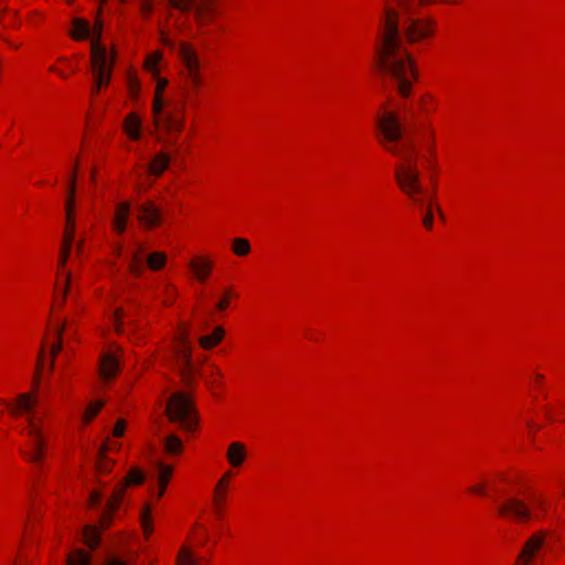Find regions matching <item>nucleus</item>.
I'll use <instances>...</instances> for the list:
<instances>
[{
	"mask_svg": "<svg viewBox=\"0 0 565 565\" xmlns=\"http://www.w3.org/2000/svg\"><path fill=\"white\" fill-rule=\"evenodd\" d=\"M168 82L166 79H159L157 84V95L161 96L162 90L167 87Z\"/></svg>",
	"mask_w": 565,
	"mask_h": 565,
	"instance_id": "obj_50",
	"label": "nucleus"
},
{
	"mask_svg": "<svg viewBox=\"0 0 565 565\" xmlns=\"http://www.w3.org/2000/svg\"><path fill=\"white\" fill-rule=\"evenodd\" d=\"M142 122L141 119L135 113L127 115L124 121V129L126 134L132 140H139L141 137Z\"/></svg>",
	"mask_w": 565,
	"mask_h": 565,
	"instance_id": "obj_18",
	"label": "nucleus"
},
{
	"mask_svg": "<svg viewBox=\"0 0 565 565\" xmlns=\"http://www.w3.org/2000/svg\"><path fill=\"white\" fill-rule=\"evenodd\" d=\"M231 471H227L225 472V475L220 479V481L217 482L216 484V488H215V503L217 505V513L220 514L221 513V504L222 502L224 501L225 499V487H226V483H227V480L230 479L231 477Z\"/></svg>",
	"mask_w": 565,
	"mask_h": 565,
	"instance_id": "obj_28",
	"label": "nucleus"
},
{
	"mask_svg": "<svg viewBox=\"0 0 565 565\" xmlns=\"http://www.w3.org/2000/svg\"><path fill=\"white\" fill-rule=\"evenodd\" d=\"M102 31H103V23H102V21H96L94 26H90L92 43L97 42L99 45H102L100 44ZM92 45L93 44H90V46Z\"/></svg>",
	"mask_w": 565,
	"mask_h": 565,
	"instance_id": "obj_37",
	"label": "nucleus"
},
{
	"mask_svg": "<svg viewBox=\"0 0 565 565\" xmlns=\"http://www.w3.org/2000/svg\"><path fill=\"white\" fill-rule=\"evenodd\" d=\"M377 127L383 136L382 145L395 154L399 162L395 167V180L398 188L420 209L424 202L420 194L424 188L420 183V172L417 167L416 146L413 139H404V127L395 113H385L377 120Z\"/></svg>",
	"mask_w": 565,
	"mask_h": 565,
	"instance_id": "obj_1",
	"label": "nucleus"
},
{
	"mask_svg": "<svg viewBox=\"0 0 565 565\" xmlns=\"http://www.w3.org/2000/svg\"><path fill=\"white\" fill-rule=\"evenodd\" d=\"M183 111V104L175 105L173 109L162 115L157 126L162 132V135L158 136V140L167 146L174 147L175 153L179 152L177 147L178 135L182 131L184 125Z\"/></svg>",
	"mask_w": 565,
	"mask_h": 565,
	"instance_id": "obj_5",
	"label": "nucleus"
},
{
	"mask_svg": "<svg viewBox=\"0 0 565 565\" xmlns=\"http://www.w3.org/2000/svg\"><path fill=\"white\" fill-rule=\"evenodd\" d=\"M160 58H161L160 53H154V54L150 55L146 61L147 68L150 71H156V66L159 63Z\"/></svg>",
	"mask_w": 565,
	"mask_h": 565,
	"instance_id": "obj_41",
	"label": "nucleus"
},
{
	"mask_svg": "<svg viewBox=\"0 0 565 565\" xmlns=\"http://www.w3.org/2000/svg\"><path fill=\"white\" fill-rule=\"evenodd\" d=\"M174 359L178 364L180 375L184 384L190 385L193 381L194 365L192 360V347L186 340V335L179 339L174 349Z\"/></svg>",
	"mask_w": 565,
	"mask_h": 565,
	"instance_id": "obj_9",
	"label": "nucleus"
},
{
	"mask_svg": "<svg viewBox=\"0 0 565 565\" xmlns=\"http://www.w3.org/2000/svg\"><path fill=\"white\" fill-rule=\"evenodd\" d=\"M103 405H104L103 402H94V403L89 404V406L85 411L84 419L86 422H90L97 415V413L102 409Z\"/></svg>",
	"mask_w": 565,
	"mask_h": 565,
	"instance_id": "obj_35",
	"label": "nucleus"
},
{
	"mask_svg": "<svg viewBox=\"0 0 565 565\" xmlns=\"http://www.w3.org/2000/svg\"><path fill=\"white\" fill-rule=\"evenodd\" d=\"M233 252L238 256H245L250 252L249 242L246 238H235L232 246Z\"/></svg>",
	"mask_w": 565,
	"mask_h": 565,
	"instance_id": "obj_32",
	"label": "nucleus"
},
{
	"mask_svg": "<svg viewBox=\"0 0 565 565\" xmlns=\"http://www.w3.org/2000/svg\"><path fill=\"white\" fill-rule=\"evenodd\" d=\"M178 565H199V563L190 550L182 547L178 556Z\"/></svg>",
	"mask_w": 565,
	"mask_h": 565,
	"instance_id": "obj_33",
	"label": "nucleus"
},
{
	"mask_svg": "<svg viewBox=\"0 0 565 565\" xmlns=\"http://www.w3.org/2000/svg\"><path fill=\"white\" fill-rule=\"evenodd\" d=\"M130 212V204L122 202L117 205L114 226L118 234H122L126 231V222Z\"/></svg>",
	"mask_w": 565,
	"mask_h": 565,
	"instance_id": "obj_21",
	"label": "nucleus"
},
{
	"mask_svg": "<svg viewBox=\"0 0 565 565\" xmlns=\"http://www.w3.org/2000/svg\"><path fill=\"white\" fill-rule=\"evenodd\" d=\"M125 428H126V423L125 420L122 419H119L117 420L115 427H114V430H113V436L114 437H121L125 433Z\"/></svg>",
	"mask_w": 565,
	"mask_h": 565,
	"instance_id": "obj_44",
	"label": "nucleus"
},
{
	"mask_svg": "<svg viewBox=\"0 0 565 565\" xmlns=\"http://www.w3.org/2000/svg\"><path fill=\"white\" fill-rule=\"evenodd\" d=\"M427 205H430V207L433 209V198H429Z\"/></svg>",
	"mask_w": 565,
	"mask_h": 565,
	"instance_id": "obj_61",
	"label": "nucleus"
},
{
	"mask_svg": "<svg viewBox=\"0 0 565 565\" xmlns=\"http://www.w3.org/2000/svg\"><path fill=\"white\" fill-rule=\"evenodd\" d=\"M141 523H142V527H143L145 533H149L151 531V527H150V509L149 508H146L142 511Z\"/></svg>",
	"mask_w": 565,
	"mask_h": 565,
	"instance_id": "obj_39",
	"label": "nucleus"
},
{
	"mask_svg": "<svg viewBox=\"0 0 565 565\" xmlns=\"http://www.w3.org/2000/svg\"><path fill=\"white\" fill-rule=\"evenodd\" d=\"M145 259L148 267L151 270L161 269L167 262V257L163 253L154 252L146 256L143 247L141 245H138L131 255V259L129 263V271L135 276H140L145 268Z\"/></svg>",
	"mask_w": 565,
	"mask_h": 565,
	"instance_id": "obj_8",
	"label": "nucleus"
},
{
	"mask_svg": "<svg viewBox=\"0 0 565 565\" xmlns=\"http://www.w3.org/2000/svg\"><path fill=\"white\" fill-rule=\"evenodd\" d=\"M171 6L175 9L189 12L195 9L196 0H170Z\"/></svg>",
	"mask_w": 565,
	"mask_h": 565,
	"instance_id": "obj_34",
	"label": "nucleus"
},
{
	"mask_svg": "<svg viewBox=\"0 0 565 565\" xmlns=\"http://www.w3.org/2000/svg\"><path fill=\"white\" fill-rule=\"evenodd\" d=\"M145 476L139 469H131L124 480V482L116 486L110 498L107 500L106 509L99 518V523L103 529H107L111 522V513L115 512L121 502L127 486H137L142 483Z\"/></svg>",
	"mask_w": 565,
	"mask_h": 565,
	"instance_id": "obj_7",
	"label": "nucleus"
},
{
	"mask_svg": "<svg viewBox=\"0 0 565 565\" xmlns=\"http://www.w3.org/2000/svg\"><path fill=\"white\" fill-rule=\"evenodd\" d=\"M128 89L132 97H136L139 93V84L138 81L134 77L128 79Z\"/></svg>",
	"mask_w": 565,
	"mask_h": 565,
	"instance_id": "obj_45",
	"label": "nucleus"
},
{
	"mask_svg": "<svg viewBox=\"0 0 565 565\" xmlns=\"http://www.w3.org/2000/svg\"><path fill=\"white\" fill-rule=\"evenodd\" d=\"M71 279H72V275L70 271L66 273V277H65V286L63 288V291H62V296H61V302L64 303L65 299H66V296H67V292L71 288Z\"/></svg>",
	"mask_w": 565,
	"mask_h": 565,
	"instance_id": "obj_46",
	"label": "nucleus"
},
{
	"mask_svg": "<svg viewBox=\"0 0 565 565\" xmlns=\"http://www.w3.org/2000/svg\"><path fill=\"white\" fill-rule=\"evenodd\" d=\"M436 210H437V213L439 214V216L444 217L441 209L439 206H436Z\"/></svg>",
	"mask_w": 565,
	"mask_h": 565,
	"instance_id": "obj_58",
	"label": "nucleus"
},
{
	"mask_svg": "<svg viewBox=\"0 0 565 565\" xmlns=\"http://www.w3.org/2000/svg\"><path fill=\"white\" fill-rule=\"evenodd\" d=\"M67 565H90V556L86 552L77 550L68 555Z\"/></svg>",
	"mask_w": 565,
	"mask_h": 565,
	"instance_id": "obj_31",
	"label": "nucleus"
},
{
	"mask_svg": "<svg viewBox=\"0 0 565 565\" xmlns=\"http://www.w3.org/2000/svg\"><path fill=\"white\" fill-rule=\"evenodd\" d=\"M534 502H535V504H536L540 509H542V510H544V509H545V504H546V502H545V500H544L543 498H535Z\"/></svg>",
	"mask_w": 565,
	"mask_h": 565,
	"instance_id": "obj_52",
	"label": "nucleus"
},
{
	"mask_svg": "<svg viewBox=\"0 0 565 565\" xmlns=\"http://www.w3.org/2000/svg\"><path fill=\"white\" fill-rule=\"evenodd\" d=\"M164 450L170 455L180 454L182 451L181 439L173 434L168 435L164 439Z\"/></svg>",
	"mask_w": 565,
	"mask_h": 565,
	"instance_id": "obj_29",
	"label": "nucleus"
},
{
	"mask_svg": "<svg viewBox=\"0 0 565 565\" xmlns=\"http://www.w3.org/2000/svg\"><path fill=\"white\" fill-rule=\"evenodd\" d=\"M167 291H168L169 294L171 292V295H172V294H174V289H173V287H167Z\"/></svg>",
	"mask_w": 565,
	"mask_h": 565,
	"instance_id": "obj_59",
	"label": "nucleus"
},
{
	"mask_svg": "<svg viewBox=\"0 0 565 565\" xmlns=\"http://www.w3.org/2000/svg\"><path fill=\"white\" fill-rule=\"evenodd\" d=\"M543 379H544V377H543V375H542V374H536V380H537V381H543Z\"/></svg>",
	"mask_w": 565,
	"mask_h": 565,
	"instance_id": "obj_60",
	"label": "nucleus"
},
{
	"mask_svg": "<svg viewBox=\"0 0 565 565\" xmlns=\"http://www.w3.org/2000/svg\"><path fill=\"white\" fill-rule=\"evenodd\" d=\"M433 22H424L420 20H408L404 28L405 35L409 42H416L420 39L429 36L433 32Z\"/></svg>",
	"mask_w": 565,
	"mask_h": 565,
	"instance_id": "obj_14",
	"label": "nucleus"
},
{
	"mask_svg": "<svg viewBox=\"0 0 565 565\" xmlns=\"http://www.w3.org/2000/svg\"><path fill=\"white\" fill-rule=\"evenodd\" d=\"M75 231H66L64 232L63 243L61 247V256H60V266H65L67 258L71 253V248L74 242Z\"/></svg>",
	"mask_w": 565,
	"mask_h": 565,
	"instance_id": "obj_24",
	"label": "nucleus"
},
{
	"mask_svg": "<svg viewBox=\"0 0 565 565\" xmlns=\"http://www.w3.org/2000/svg\"><path fill=\"white\" fill-rule=\"evenodd\" d=\"M375 56L379 71L395 83L402 96H408L416 75L412 57L403 47L398 15L393 9L386 11L385 26Z\"/></svg>",
	"mask_w": 565,
	"mask_h": 565,
	"instance_id": "obj_2",
	"label": "nucleus"
},
{
	"mask_svg": "<svg viewBox=\"0 0 565 565\" xmlns=\"http://www.w3.org/2000/svg\"><path fill=\"white\" fill-rule=\"evenodd\" d=\"M247 456L245 445L238 441L232 443L226 452V458L232 467H239L243 465Z\"/></svg>",
	"mask_w": 565,
	"mask_h": 565,
	"instance_id": "obj_16",
	"label": "nucleus"
},
{
	"mask_svg": "<svg viewBox=\"0 0 565 565\" xmlns=\"http://www.w3.org/2000/svg\"><path fill=\"white\" fill-rule=\"evenodd\" d=\"M190 268L194 271L196 278L201 281H204L211 269H212V263L205 259H193L189 263Z\"/></svg>",
	"mask_w": 565,
	"mask_h": 565,
	"instance_id": "obj_22",
	"label": "nucleus"
},
{
	"mask_svg": "<svg viewBox=\"0 0 565 565\" xmlns=\"http://www.w3.org/2000/svg\"><path fill=\"white\" fill-rule=\"evenodd\" d=\"M82 247H83V241H79V242L77 243V245H76L77 254H79V253H81Z\"/></svg>",
	"mask_w": 565,
	"mask_h": 565,
	"instance_id": "obj_57",
	"label": "nucleus"
},
{
	"mask_svg": "<svg viewBox=\"0 0 565 565\" xmlns=\"http://www.w3.org/2000/svg\"><path fill=\"white\" fill-rule=\"evenodd\" d=\"M102 87L103 86L98 85L96 79H94V85H93L92 90H90L92 95L98 94Z\"/></svg>",
	"mask_w": 565,
	"mask_h": 565,
	"instance_id": "obj_53",
	"label": "nucleus"
},
{
	"mask_svg": "<svg viewBox=\"0 0 565 565\" xmlns=\"http://www.w3.org/2000/svg\"><path fill=\"white\" fill-rule=\"evenodd\" d=\"M157 467H158V481L160 484L157 497L161 498L164 493L166 487H167L169 479L172 475V467L163 465L161 462H159L157 465Z\"/></svg>",
	"mask_w": 565,
	"mask_h": 565,
	"instance_id": "obj_25",
	"label": "nucleus"
},
{
	"mask_svg": "<svg viewBox=\"0 0 565 565\" xmlns=\"http://www.w3.org/2000/svg\"><path fill=\"white\" fill-rule=\"evenodd\" d=\"M83 535L88 547L95 548L98 545L100 537L99 530L96 526H86Z\"/></svg>",
	"mask_w": 565,
	"mask_h": 565,
	"instance_id": "obj_30",
	"label": "nucleus"
},
{
	"mask_svg": "<svg viewBox=\"0 0 565 565\" xmlns=\"http://www.w3.org/2000/svg\"><path fill=\"white\" fill-rule=\"evenodd\" d=\"M178 55L182 61L185 71H186V79L194 87L198 88L202 84L200 67L201 63L198 56V53L194 51L192 46L186 43H181L178 46Z\"/></svg>",
	"mask_w": 565,
	"mask_h": 565,
	"instance_id": "obj_10",
	"label": "nucleus"
},
{
	"mask_svg": "<svg viewBox=\"0 0 565 565\" xmlns=\"http://www.w3.org/2000/svg\"><path fill=\"white\" fill-rule=\"evenodd\" d=\"M163 99L160 95H156V99L153 102V107H152V110H153V114H154V117H156V125L158 126V121L161 119L162 115H164V113L162 111L163 109ZM168 111H166L167 114Z\"/></svg>",
	"mask_w": 565,
	"mask_h": 565,
	"instance_id": "obj_36",
	"label": "nucleus"
},
{
	"mask_svg": "<svg viewBox=\"0 0 565 565\" xmlns=\"http://www.w3.org/2000/svg\"><path fill=\"white\" fill-rule=\"evenodd\" d=\"M498 513L501 516L513 519L518 522H525L530 519L529 507L518 498H507L498 507Z\"/></svg>",
	"mask_w": 565,
	"mask_h": 565,
	"instance_id": "obj_11",
	"label": "nucleus"
},
{
	"mask_svg": "<svg viewBox=\"0 0 565 565\" xmlns=\"http://www.w3.org/2000/svg\"><path fill=\"white\" fill-rule=\"evenodd\" d=\"M166 412L170 422L178 424L186 431L194 430L199 423L192 399L183 392L171 395Z\"/></svg>",
	"mask_w": 565,
	"mask_h": 565,
	"instance_id": "obj_4",
	"label": "nucleus"
},
{
	"mask_svg": "<svg viewBox=\"0 0 565 565\" xmlns=\"http://www.w3.org/2000/svg\"><path fill=\"white\" fill-rule=\"evenodd\" d=\"M92 73L98 85L107 86L110 82L115 64L114 54L109 53L104 45L94 42L92 45Z\"/></svg>",
	"mask_w": 565,
	"mask_h": 565,
	"instance_id": "obj_6",
	"label": "nucleus"
},
{
	"mask_svg": "<svg viewBox=\"0 0 565 565\" xmlns=\"http://www.w3.org/2000/svg\"><path fill=\"white\" fill-rule=\"evenodd\" d=\"M56 332H57L58 342L52 347V351H51L52 359H54L58 354V352L62 350L61 337H62L63 329L58 328L56 330ZM52 367H53V360H51V369Z\"/></svg>",
	"mask_w": 565,
	"mask_h": 565,
	"instance_id": "obj_40",
	"label": "nucleus"
},
{
	"mask_svg": "<svg viewBox=\"0 0 565 565\" xmlns=\"http://www.w3.org/2000/svg\"><path fill=\"white\" fill-rule=\"evenodd\" d=\"M105 565H128V561L119 555H110Z\"/></svg>",
	"mask_w": 565,
	"mask_h": 565,
	"instance_id": "obj_42",
	"label": "nucleus"
},
{
	"mask_svg": "<svg viewBox=\"0 0 565 565\" xmlns=\"http://www.w3.org/2000/svg\"><path fill=\"white\" fill-rule=\"evenodd\" d=\"M214 10L213 0H204L202 2H198L195 4V17L199 21L209 20L212 12Z\"/></svg>",
	"mask_w": 565,
	"mask_h": 565,
	"instance_id": "obj_27",
	"label": "nucleus"
},
{
	"mask_svg": "<svg viewBox=\"0 0 565 565\" xmlns=\"http://www.w3.org/2000/svg\"><path fill=\"white\" fill-rule=\"evenodd\" d=\"M433 222H434L433 209L430 207V205H427L425 215L423 217V224L427 230H431Z\"/></svg>",
	"mask_w": 565,
	"mask_h": 565,
	"instance_id": "obj_38",
	"label": "nucleus"
},
{
	"mask_svg": "<svg viewBox=\"0 0 565 565\" xmlns=\"http://www.w3.org/2000/svg\"><path fill=\"white\" fill-rule=\"evenodd\" d=\"M124 316H127L130 318L131 315H130V312H127V315H125L121 309H118L115 313V324H116V329L118 332H121V330H122L121 319L124 318Z\"/></svg>",
	"mask_w": 565,
	"mask_h": 565,
	"instance_id": "obj_43",
	"label": "nucleus"
},
{
	"mask_svg": "<svg viewBox=\"0 0 565 565\" xmlns=\"http://www.w3.org/2000/svg\"><path fill=\"white\" fill-rule=\"evenodd\" d=\"M161 212L152 203L147 202L139 206L138 220L147 227H153L161 223Z\"/></svg>",
	"mask_w": 565,
	"mask_h": 565,
	"instance_id": "obj_15",
	"label": "nucleus"
},
{
	"mask_svg": "<svg viewBox=\"0 0 565 565\" xmlns=\"http://www.w3.org/2000/svg\"><path fill=\"white\" fill-rule=\"evenodd\" d=\"M73 30L71 36L76 40H86L90 38V24L88 21L82 18H74L72 21Z\"/></svg>",
	"mask_w": 565,
	"mask_h": 565,
	"instance_id": "obj_20",
	"label": "nucleus"
},
{
	"mask_svg": "<svg viewBox=\"0 0 565 565\" xmlns=\"http://www.w3.org/2000/svg\"><path fill=\"white\" fill-rule=\"evenodd\" d=\"M171 156L167 152L160 151L157 153L148 166V171L153 175H161L169 167Z\"/></svg>",
	"mask_w": 565,
	"mask_h": 565,
	"instance_id": "obj_19",
	"label": "nucleus"
},
{
	"mask_svg": "<svg viewBox=\"0 0 565 565\" xmlns=\"http://www.w3.org/2000/svg\"><path fill=\"white\" fill-rule=\"evenodd\" d=\"M224 337V329L216 327L212 334L200 338V344L203 349H211L216 345Z\"/></svg>",
	"mask_w": 565,
	"mask_h": 565,
	"instance_id": "obj_26",
	"label": "nucleus"
},
{
	"mask_svg": "<svg viewBox=\"0 0 565 565\" xmlns=\"http://www.w3.org/2000/svg\"><path fill=\"white\" fill-rule=\"evenodd\" d=\"M102 500H103L102 493L99 491H94L89 495V505L92 508L98 507L100 504Z\"/></svg>",
	"mask_w": 565,
	"mask_h": 565,
	"instance_id": "obj_47",
	"label": "nucleus"
},
{
	"mask_svg": "<svg viewBox=\"0 0 565 565\" xmlns=\"http://www.w3.org/2000/svg\"><path fill=\"white\" fill-rule=\"evenodd\" d=\"M162 43L169 47H173L174 46V43L168 39L167 36H162Z\"/></svg>",
	"mask_w": 565,
	"mask_h": 565,
	"instance_id": "obj_54",
	"label": "nucleus"
},
{
	"mask_svg": "<svg viewBox=\"0 0 565 565\" xmlns=\"http://www.w3.org/2000/svg\"><path fill=\"white\" fill-rule=\"evenodd\" d=\"M398 3L401 7L405 8V9H408V7L411 6V1L409 0H398Z\"/></svg>",
	"mask_w": 565,
	"mask_h": 565,
	"instance_id": "obj_55",
	"label": "nucleus"
},
{
	"mask_svg": "<svg viewBox=\"0 0 565 565\" xmlns=\"http://www.w3.org/2000/svg\"><path fill=\"white\" fill-rule=\"evenodd\" d=\"M436 0H419V4L422 6H426V4H429V3H433L435 2Z\"/></svg>",
	"mask_w": 565,
	"mask_h": 565,
	"instance_id": "obj_56",
	"label": "nucleus"
},
{
	"mask_svg": "<svg viewBox=\"0 0 565 565\" xmlns=\"http://www.w3.org/2000/svg\"><path fill=\"white\" fill-rule=\"evenodd\" d=\"M119 372V364L113 354H105L100 361V376L105 381L113 380Z\"/></svg>",
	"mask_w": 565,
	"mask_h": 565,
	"instance_id": "obj_17",
	"label": "nucleus"
},
{
	"mask_svg": "<svg viewBox=\"0 0 565 565\" xmlns=\"http://www.w3.org/2000/svg\"><path fill=\"white\" fill-rule=\"evenodd\" d=\"M140 10L145 17H148L152 12V3L150 0H142Z\"/></svg>",
	"mask_w": 565,
	"mask_h": 565,
	"instance_id": "obj_48",
	"label": "nucleus"
},
{
	"mask_svg": "<svg viewBox=\"0 0 565 565\" xmlns=\"http://www.w3.org/2000/svg\"><path fill=\"white\" fill-rule=\"evenodd\" d=\"M119 447V445L115 441H110V440H107L106 445L104 446V448L100 450L99 452V456H98V459H97V470L100 472V473H107L109 470H110V467H111V461L105 456V451L106 450H113V449H117Z\"/></svg>",
	"mask_w": 565,
	"mask_h": 565,
	"instance_id": "obj_23",
	"label": "nucleus"
},
{
	"mask_svg": "<svg viewBox=\"0 0 565 565\" xmlns=\"http://www.w3.org/2000/svg\"><path fill=\"white\" fill-rule=\"evenodd\" d=\"M76 177H77V163L75 162L74 169L70 175V184L67 189V199L65 203V212H66V231H75V216H74V205H75V191H76Z\"/></svg>",
	"mask_w": 565,
	"mask_h": 565,
	"instance_id": "obj_13",
	"label": "nucleus"
},
{
	"mask_svg": "<svg viewBox=\"0 0 565 565\" xmlns=\"http://www.w3.org/2000/svg\"><path fill=\"white\" fill-rule=\"evenodd\" d=\"M470 491H471V492H473V493L481 494V495H486V494H487L486 489H484V487H482V486H476V487H472V488L470 489Z\"/></svg>",
	"mask_w": 565,
	"mask_h": 565,
	"instance_id": "obj_51",
	"label": "nucleus"
},
{
	"mask_svg": "<svg viewBox=\"0 0 565 565\" xmlns=\"http://www.w3.org/2000/svg\"><path fill=\"white\" fill-rule=\"evenodd\" d=\"M543 543L544 537L541 534L532 535L523 545L515 561V565H534L535 557L543 546Z\"/></svg>",
	"mask_w": 565,
	"mask_h": 565,
	"instance_id": "obj_12",
	"label": "nucleus"
},
{
	"mask_svg": "<svg viewBox=\"0 0 565 565\" xmlns=\"http://www.w3.org/2000/svg\"><path fill=\"white\" fill-rule=\"evenodd\" d=\"M228 297H230V291H226L224 298L216 303L217 310L223 311L227 308V306L230 303Z\"/></svg>",
	"mask_w": 565,
	"mask_h": 565,
	"instance_id": "obj_49",
	"label": "nucleus"
},
{
	"mask_svg": "<svg viewBox=\"0 0 565 565\" xmlns=\"http://www.w3.org/2000/svg\"><path fill=\"white\" fill-rule=\"evenodd\" d=\"M40 397L22 395L17 404V409L26 416L28 431L30 436L29 460L39 462L43 456V431L41 428Z\"/></svg>",
	"mask_w": 565,
	"mask_h": 565,
	"instance_id": "obj_3",
	"label": "nucleus"
}]
</instances>
